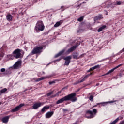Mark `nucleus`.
I'll use <instances>...</instances> for the list:
<instances>
[{
    "mask_svg": "<svg viewBox=\"0 0 124 124\" xmlns=\"http://www.w3.org/2000/svg\"><path fill=\"white\" fill-rule=\"evenodd\" d=\"M76 96V93H75L70 94L58 100L56 102V104H60V103H62L64 101H67L68 100H70L72 102H75V101L77 100V98Z\"/></svg>",
    "mask_w": 124,
    "mask_h": 124,
    "instance_id": "f257e3e1",
    "label": "nucleus"
},
{
    "mask_svg": "<svg viewBox=\"0 0 124 124\" xmlns=\"http://www.w3.org/2000/svg\"><path fill=\"white\" fill-rule=\"evenodd\" d=\"M45 28V27L44 26L43 22L42 21H39L36 23V25L35 27V30L37 32H38L40 31H44Z\"/></svg>",
    "mask_w": 124,
    "mask_h": 124,
    "instance_id": "f03ea898",
    "label": "nucleus"
},
{
    "mask_svg": "<svg viewBox=\"0 0 124 124\" xmlns=\"http://www.w3.org/2000/svg\"><path fill=\"white\" fill-rule=\"evenodd\" d=\"M97 113V109L96 108H93V111L91 110H88L87 111L86 115H88V116H86V118L88 119H92L93 118Z\"/></svg>",
    "mask_w": 124,
    "mask_h": 124,
    "instance_id": "7ed1b4c3",
    "label": "nucleus"
},
{
    "mask_svg": "<svg viewBox=\"0 0 124 124\" xmlns=\"http://www.w3.org/2000/svg\"><path fill=\"white\" fill-rule=\"evenodd\" d=\"M42 49H43V46H37L34 47L30 55H35V54H39L42 52Z\"/></svg>",
    "mask_w": 124,
    "mask_h": 124,
    "instance_id": "20e7f679",
    "label": "nucleus"
},
{
    "mask_svg": "<svg viewBox=\"0 0 124 124\" xmlns=\"http://www.w3.org/2000/svg\"><path fill=\"white\" fill-rule=\"evenodd\" d=\"M21 65L22 60H19L16 62L13 66L10 67V68H12L13 69H19V68H21Z\"/></svg>",
    "mask_w": 124,
    "mask_h": 124,
    "instance_id": "39448f33",
    "label": "nucleus"
},
{
    "mask_svg": "<svg viewBox=\"0 0 124 124\" xmlns=\"http://www.w3.org/2000/svg\"><path fill=\"white\" fill-rule=\"evenodd\" d=\"M13 55L14 57L16 59H19L21 58V50L19 49H16L13 52Z\"/></svg>",
    "mask_w": 124,
    "mask_h": 124,
    "instance_id": "423d86ee",
    "label": "nucleus"
},
{
    "mask_svg": "<svg viewBox=\"0 0 124 124\" xmlns=\"http://www.w3.org/2000/svg\"><path fill=\"white\" fill-rule=\"evenodd\" d=\"M23 106H25V104H20L19 106L16 107V108L12 109L11 112L14 113V112H17V111H19L21 109V107Z\"/></svg>",
    "mask_w": 124,
    "mask_h": 124,
    "instance_id": "0eeeda50",
    "label": "nucleus"
},
{
    "mask_svg": "<svg viewBox=\"0 0 124 124\" xmlns=\"http://www.w3.org/2000/svg\"><path fill=\"white\" fill-rule=\"evenodd\" d=\"M72 58L71 57V56H68L64 58V60H65V63L64 65H69V64L71 62L70 60H71Z\"/></svg>",
    "mask_w": 124,
    "mask_h": 124,
    "instance_id": "6e6552de",
    "label": "nucleus"
},
{
    "mask_svg": "<svg viewBox=\"0 0 124 124\" xmlns=\"http://www.w3.org/2000/svg\"><path fill=\"white\" fill-rule=\"evenodd\" d=\"M77 46H78L75 45L74 46H73L69 49H68L65 52L66 55H68V54H70V53H72V52H73V51H74V50H75V49H76V48H77Z\"/></svg>",
    "mask_w": 124,
    "mask_h": 124,
    "instance_id": "1a4fd4ad",
    "label": "nucleus"
},
{
    "mask_svg": "<svg viewBox=\"0 0 124 124\" xmlns=\"http://www.w3.org/2000/svg\"><path fill=\"white\" fill-rule=\"evenodd\" d=\"M92 75V73H91L89 75H87L84 78H82L81 80H79L78 81L74 83V85H77L78 84H80V83H82V82H84V81H85V80H86V79H87V78H88V77H89V76H90V75Z\"/></svg>",
    "mask_w": 124,
    "mask_h": 124,
    "instance_id": "9d476101",
    "label": "nucleus"
},
{
    "mask_svg": "<svg viewBox=\"0 0 124 124\" xmlns=\"http://www.w3.org/2000/svg\"><path fill=\"white\" fill-rule=\"evenodd\" d=\"M122 64L118 65L116 67H115L113 68V69L110 70L105 75H102V76H104V75H108V74H110V73H112V72H113L114 70H116V69H117V68H119V67H120V66H122Z\"/></svg>",
    "mask_w": 124,
    "mask_h": 124,
    "instance_id": "9b49d317",
    "label": "nucleus"
},
{
    "mask_svg": "<svg viewBox=\"0 0 124 124\" xmlns=\"http://www.w3.org/2000/svg\"><path fill=\"white\" fill-rule=\"evenodd\" d=\"M41 105H43V103H36L33 105L32 109L35 110L37 109V108H39Z\"/></svg>",
    "mask_w": 124,
    "mask_h": 124,
    "instance_id": "f8f14e48",
    "label": "nucleus"
},
{
    "mask_svg": "<svg viewBox=\"0 0 124 124\" xmlns=\"http://www.w3.org/2000/svg\"><path fill=\"white\" fill-rule=\"evenodd\" d=\"M84 56H85V54H82L79 56V55H78V54L76 53V54L73 55V59L78 60V59H80V58H82V57H84Z\"/></svg>",
    "mask_w": 124,
    "mask_h": 124,
    "instance_id": "ddd939ff",
    "label": "nucleus"
},
{
    "mask_svg": "<svg viewBox=\"0 0 124 124\" xmlns=\"http://www.w3.org/2000/svg\"><path fill=\"white\" fill-rule=\"evenodd\" d=\"M14 59V55L13 54L7 55L6 57V60L7 61H11Z\"/></svg>",
    "mask_w": 124,
    "mask_h": 124,
    "instance_id": "4468645a",
    "label": "nucleus"
},
{
    "mask_svg": "<svg viewBox=\"0 0 124 124\" xmlns=\"http://www.w3.org/2000/svg\"><path fill=\"white\" fill-rule=\"evenodd\" d=\"M66 51V48H64L62 51L59 52L57 54H56L55 56V58H58V57H60V56H62Z\"/></svg>",
    "mask_w": 124,
    "mask_h": 124,
    "instance_id": "2eb2a0df",
    "label": "nucleus"
},
{
    "mask_svg": "<svg viewBox=\"0 0 124 124\" xmlns=\"http://www.w3.org/2000/svg\"><path fill=\"white\" fill-rule=\"evenodd\" d=\"M0 71L2 73L7 74V73H9V72L10 71V68H8L7 70H6L5 68H1Z\"/></svg>",
    "mask_w": 124,
    "mask_h": 124,
    "instance_id": "dca6fc26",
    "label": "nucleus"
},
{
    "mask_svg": "<svg viewBox=\"0 0 124 124\" xmlns=\"http://www.w3.org/2000/svg\"><path fill=\"white\" fill-rule=\"evenodd\" d=\"M54 115V112L51 111V112H48L46 114V119H49V118H51L52 116Z\"/></svg>",
    "mask_w": 124,
    "mask_h": 124,
    "instance_id": "f3484780",
    "label": "nucleus"
},
{
    "mask_svg": "<svg viewBox=\"0 0 124 124\" xmlns=\"http://www.w3.org/2000/svg\"><path fill=\"white\" fill-rule=\"evenodd\" d=\"M63 23V20H60V21H58L56 23V24L54 25V28H58V27H59V26H61L62 24Z\"/></svg>",
    "mask_w": 124,
    "mask_h": 124,
    "instance_id": "a211bd4d",
    "label": "nucleus"
},
{
    "mask_svg": "<svg viewBox=\"0 0 124 124\" xmlns=\"http://www.w3.org/2000/svg\"><path fill=\"white\" fill-rule=\"evenodd\" d=\"M102 16L101 15H99L98 16H96V17H94V21H99V20H101V19H103Z\"/></svg>",
    "mask_w": 124,
    "mask_h": 124,
    "instance_id": "6ab92c4d",
    "label": "nucleus"
},
{
    "mask_svg": "<svg viewBox=\"0 0 124 124\" xmlns=\"http://www.w3.org/2000/svg\"><path fill=\"white\" fill-rule=\"evenodd\" d=\"M9 118H10V116H7L3 118L2 119L3 123H8V120H9Z\"/></svg>",
    "mask_w": 124,
    "mask_h": 124,
    "instance_id": "aec40b11",
    "label": "nucleus"
},
{
    "mask_svg": "<svg viewBox=\"0 0 124 124\" xmlns=\"http://www.w3.org/2000/svg\"><path fill=\"white\" fill-rule=\"evenodd\" d=\"M7 20V21H9V22H11V21H12V16L10 14H8L6 16Z\"/></svg>",
    "mask_w": 124,
    "mask_h": 124,
    "instance_id": "412c9836",
    "label": "nucleus"
},
{
    "mask_svg": "<svg viewBox=\"0 0 124 124\" xmlns=\"http://www.w3.org/2000/svg\"><path fill=\"white\" fill-rule=\"evenodd\" d=\"M4 56V53H3V50H2V49L1 48L0 49V61L3 58V56Z\"/></svg>",
    "mask_w": 124,
    "mask_h": 124,
    "instance_id": "4be33fe9",
    "label": "nucleus"
},
{
    "mask_svg": "<svg viewBox=\"0 0 124 124\" xmlns=\"http://www.w3.org/2000/svg\"><path fill=\"white\" fill-rule=\"evenodd\" d=\"M49 108H50V107L49 106H45L42 108L41 111L43 112H46L48 110V109H49Z\"/></svg>",
    "mask_w": 124,
    "mask_h": 124,
    "instance_id": "5701e85b",
    "label": "nucleus"
},
{
    "mask_svg": "<svg viewBox=\"0 0 124 124\" xmlns=\"http://www.w3.org/2000/svg\"><path fill=\"white\" fill-rule=\"evenodd\" d=\"M97 68H100V65H97L90 68V70H94V69H97Z\"/></svg>",
    "mask_w": 124,
    "mask_h": 124,
    "instance_id": "b1692460",
    "label": "nucleus"
},
{
    "mask_svg": "<svg viewBox=\"0 0 124 124\" xmlns=\"http://www.w3.org/2000/svg\"><path fill=\"white\" fill-rule=\"evenodd\" d=\"M105 28H106V26L105 25H103L102 27H100L98 30V32H100V31H102V30L104 29H105Z\"/></svg>",
    "mask_w": 124,
    "mask_h": 124,
    "instance_id": "393cba45",
    "label": "nucleus"
},
{
    "mask_svg": "<svg viewBox=\"0 0 124 124\" xmlns=\"http://www.w3.org/2000/svg\"><path fill=\"white\" fill-rule=\"evenodd\" d=\"M107 103H113V101H110V102H103L100 103V104H101L102 105H103V106H105V105H106V104H107Z\"/></svg>",
    "mask_w": 124,
    "mask_h": 124,
    "instance_id": "a878e982",
    "label": "nucleus"
},
{
    "mask_svg": "<svg viewBox=\"0 0 124 124\" xmlns=\"http://www.w3.org/2000/svg\"><path fill=\"white\" fill-rule=\"evenodd\" d=\"M7 89L4 88L0 90V93H5V92H7Z\"/></svg>",
    "mask_w": 124,
    "mask_h": 124,
    "instance_id": "bb28decb",
    "label": "nucleus"
},
{
    "mask_svg": "<svg viewBox=\"0 0 124 124\" xmlns=\"http://www.w3.org/2000/svg\"><path fill=\"white\" fill-rule=\"evenodd\" d=\"M50 77H51V76H46L41 77V78L42 81V80H45V79H47V78H50Z\"/></svg>",
    "mask_w": 124,
    "mask_h": 124,
    "instance_id": "cd10ccee",
    "label": "nucleus"
},
{
    "mask_svg": "<svg viewBox=\"0 0 124 124\" xmlns=\"http://www.w3.org/2000/svg\"><path fill=\"white\" fill-rule=\"evenodd\" d=\"M83 20H84V17L81 16L78 18V22H81V21H83Z\"/></svg>",
    "mask_w": 124,
    "mask_h": 124,
    "instance_id": "c85d7f7f",
    "label": "nucleus"
},
{
    "mask_svg": "<svg viewBox=\"0 0 124 124\" xmlns=\"http://www.w3.org/2000/svg\"><path fill=\"white\" fill-rule=\"evenodd\" d=\"M53 91L48 93L47 94V96H50V95H52V94H53Z\"/></svg>",
    "mask_w": 124,
    "mask_h": 124,
    "instance_id": "c756f323",
    "label": "nucleus"
},
{
    "mask_svg": "<svg viewBox=\"0 0 124 124\" xmlns=\"http://www.w3.org/2000/svg\"><path fill=\"white\" fill-rule=\"evenodd\" d=\"M93 95H91L89 97V99L91 100V101H93Z\"/></svg>",
    "mask_w": 124,
    "mask_h": 124,
    "instance_id": "7c9ffc66",
    "label": "nucleus"
},
{
    "mask_svg": "<svg viewBox=\"0 0 124 124\" xmlns=\"http://www.w3.org/2000/svg\"><path fill=\"white\" fill-rule=\"evenodd\" d=\"M117 5H121V4H122V2L121 1H117L116 2Z\"/></svg>",
    "mask_w": 124,
    "mask_h": 124,
    "instance_id": "2f4dec72",
    "label": "nucleus"
},
{
    "mask_svg": "<svg viewBox=\"0 0 124 124\" xmlns=\"http://www.w3.org/2000/svg\"><path fill=\"white\" fill-rule=\"evenodd\" d=\"M61 93V92H58L55 95L52 96V97H55V96H57V95H59Z\"/></svg>",
    "mask_w": 124,
    "mask_h": 124,
    "instance_id": "473e14b6",
    "label": "nucleus"
},
{
    "mask_svg": "<svg viewBox=\"0 0 124 124\" xmlns=\"http://www.w3.org/2000/svg\"><path fill=\"white\" fill-rule=\"evenodd\" d=\"M61 8V9H62V11H63V10H65V9L66 8L65 7L63 6H62Z\"/></svg>",
    "mask_w": 124,
    "mask_h": 124,
    "instance_id": "72a5a7b5",
    "label": "nucleus"
},
{
    "mask_svg": "<svg viewBox=\"0 0 124 124\" xmlns=\"http://www.w3.org/2000/svg\"><path fill=\"white\" fill-rule=\"evenodd\" d=\"M3 75H5V73L3 74L2 73H0V77H1V76H3Z\"/></svg>",
    "mask_w": 124,
    "mask_h": 124,
    "instance_id": "f704fd0d",
    "label": "nucleus"
},
{
    "mask_svg": "<svg viewBox=\"0 0 124 124\" xmlns=\"http://www.w3.org/2000/svg\"><path fill=\"white\" fill-rule=\"evenodd\" d=\"M39 81H42L41 78H38L36 82H39Z\"/></svg>",
    "mask_w": 124,
    "mask_h": 124,
    "instance_id": "c9c22d12",
    "label": "nucleus"
},
{
    "mask_svg": "<svg viewBox=\"0 0 124 124\" xmlns=\"http://www.w3.org/2000/svg\"><path fill=\"white\" fill-rule=\"evenodd\" d=\"M54 83H55V81H50L49 82V85H52V84H54Z\"/></svg>",
    "mask_w": 124,
    "mask_h": 124,
    "instance_id": "e433bc0d",
    "label": "nucleus"
},
{
    "mask_svg": "<svg viewBox=\"0 0 124 124\" xmlns=\"http://www.w3.org/2000/svg\"><path fill=\"white\" fill-rule=\"evenodd\" d=\"M119 120H123V119H124V117L123 116H120L119 117H118Z\"/></svg>",
    "mask_w": 124,
    "mask_h": 124,
    "instance_id": "4c0bfd02",
    "label": "nucleus"
},
{
    "mask_svg": "<svg viewBox=\"0 0 124 124\" xmlns=\"http://www.w3.org/2000/svg\"><path fill=\"white\" fill-rule=\"evenodd\" d=\"M123 52H124V48L121 51H120V53H123Z\"/></svg>",
    "mask_w": 124,
    "mask_h": 124,
    "instance_id": "58836bf2",
    "label": "nucleus"
},
{
    "mask_svg": "<svg viewBox=\"0 0 124 124\" xmlns=\"http://www.w3.org/2000/svg\"><path fill=\"white\" fill-rule=\"evenodd\" d=\"M63 111H64V112L67 111V109H63Z\"/></svg>",
    "mask_w": 124,
    "mask_h": 124,
    "instance_id": "ea45409f",
    "label": "nucleus"
},
{
    "mask_svg": "<svg viewBox=\"0 0 124 124\" xmlns=\"http://www.w3.org/2000/svg\"><path fill=\"white\" fill-rule=\"evenodd\" d=\"M90 71H92V70H91V69H90L88 71V72H90Z\"/></svg>",
    "mask_w": 124,
    "mask_h": 124,
    "instance_id": "a19ab883",
    "label": "nucleus"
},
{
    "mask_svg": "<svg viewBox=\"0 0 124 124\" xmlns=\"http://www.w3.org/2000/svg\"><path fill=\"white\" fill-rule=\"evenodd\" d=\"M99 104H100V103H98L97 104V105H99Z\"/></svg>",
    "mask_w": 124,
    "mask_h": 124,
    "instance_id": "79ce46f5",
    "label": "nucleus"
},
{
    "mask_svg": "<svg viewBox=\"0 0 124 124\" xmlns=\"http://www.w3.org/2000/svg\"><path fill=\"white\" fill-rule=\"evenodd\" d=\"M96 106H97V105L94 106L93 107H96Z\"/></svg>",
    "mask_w": 124,
    "mask_h": 124,
    "instance_id": "37998d69",
    "label": "nucleus"
},
{
    "mask_svg": "<svg viewBox=\"0 0 124 124\" xmlns=\"http://www.w3.org/2000/svg\"><path fill=\"white\" fill-rule=\"evenodd\" d=\"M108 15V13L107 12H106V15Z\"/></svg>",
    "mask_w": 124,
    "mask_h": 124,
    "instance_id": "c03bdc74",
    "label": "nucleus"
},
{
    "mask_svg": "<svg viewBox=\"0 0 124 124\" xmlns=\"http://www.w3.org/2000/svg\"><path fill=\"white\" fill-rule=\"evenodd\" d=\"M43 74H45V72H43Z\"/></svg>",
    "mask_w": 124,
    "mask_h": 124,
    "instance_id": "a18cd8bd",
    "label": "nucleus"
},
{
    "mask_svg": "<svg viewBox=\"0 0 124 124\" xmlns=\"http://www.w3.org/2000/svg\"><path fill=\"white\" fill-rule=\"evenodd\" d=\"M1 104V102H0V105Z\"/></svg>",
    "mask_w": 124,
    "mask_h": 124,
    "instance_id": "49530a36",
    "label": "nucleus"
},
{
    "mask_svg": "<svg viewBox=\"0 0 124 124\" xmlns=\"http://www.w3.org/2000/svg\"><path fill=\"white\" fill-rule=\"evenodd\" d=\"M60 60H61V59H60L58 60V61H60Z\"/></svg>",
    "mask_w": 124,
    "mask_h": 124,
    "instance_id": "de8ad7c7",
    "label": "nucleus"
},
{
    "mask_svg": "<svg viewBox=\"0 0 124 124\" xmlns=\"http://www.w3.org/2000/svg\"><path fill=\"white\" fill-rule=\"evenodd\" d=\"M1 94L0 93V95H1Z\"/></svg>",
    "mask_w": 124,
    "mask_h": 124,
    "instance_id": "09e8293b",
    "label": "nucleus"
}]
</instances>
